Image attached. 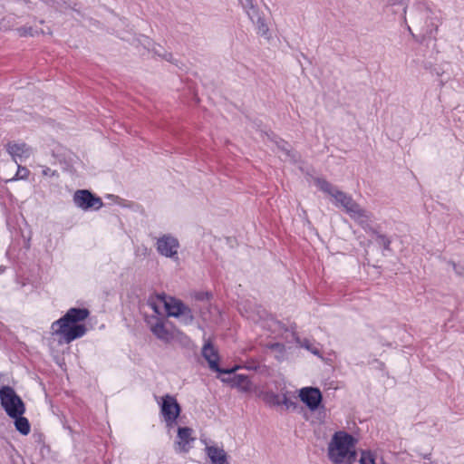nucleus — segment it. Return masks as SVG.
Returning <instances> with one entry per match:
<instances>
[{"label": "nucleus", "instance_id": "f257e3e1", "mask_svg": "<svg viewBox=\"0 0 464 464\" xmlns=\"http://www.w3.org/2000/svg\"><path fill=\"white\" fill-rule=\"evenodd\" d=\"M358 439L345 430H337L330 437L326 446V458L331 464H354L358 453Z\"/></svg>", "mask_w": 464, "mask_h": 464}, {"label": "nucleus", "instance_id": "f03ea898", "mask_svg": "<svg viewBox=\"0 0 464 464\" xmlns=\"http://www.w3.org/2000/svg\"><path fill=\"white\" fill-rule=\"evenodd\" d=\"M88 316L87 309L71 308L62 318L53 323L52 333L61 336L65 343H69L85 334L86 327L81 322Z\"/></svg>", "mask_w": 464, "mask_h": 464}, {"label": "nucleus", "instance_id": "7ed1b4c3", "mask_svg": "<svg viewBox=\"0 0 464 464\" xmlns=\"http://www.w3.org/2000/svg\"><path fill=\"white\" fill-rule=\"evenodd\" d=\"M314 183L320 190L327 193L334 199L337 207L343 208L350 217L357 222L366 223L371 219V214L355 203L346 193L339 190L324 179H317Z\"/></svg>", "mask_w": 464, "mask_h": 464}, {"label": "nucleus", "instance_id": "20e7f679", "mask_svg": "<svg viewBox=\"0 0 464 464\" xmlns=\"http://www.w3.org/2000/svg\"><path fill=\"white\" fill-rule=\"evenodd\" d=\"M0 403L10 418L20 417L25 411L23 400L10 386H3L0 389Z\"/></svg>", "mask_w": 464, "mask_h": 464}, {"label": "nucleus", "instance_id": "39448f33", "mask_svg": "<svg viewBox=\"0 0 464 464\" xmlns=\"http://www.w3.org/2000/svg\"><path fill=\"white\" fill-rule=\"evenodd\" d=\"M240 5L245 10L246 15L255 24L257 34L267 38L269 34V27L264 17V14L260 11L255 0H238Z\"/></svg>", "mask_w": 464, "mask_h": 464}, {"label": "nucleus", "instance_id": "423d86ee", "mask_svg": "<svg viewBox=\"0 0 464 464\" xmlns=\"http://www.w3.org/2000/svg\"><path fill=\"white\" fill-rule=\"evenodd\" d=\"M167 316L175 317L179 321L185 324H191L194 316L189 307H188L182 301L173 296L168 298L167 306L165 312Z\"/></svg>", "mask_w": 464, "mask_h": 464}, {"label": "nucleus", "instance_id": "0eeeda50", "mask_svg": "<svg viewBox=\"0 0 464 464\" xmlns=\"http://www.w3.org/2000/svg\"><path fill=\"white\" fill-rule=\"evenodd\" d=\"M155 247L158 253L173 261L179 260L180 243L172 234H163L156 239Z\"/></svg>", "mask_w": 464, "mask_h": 464}, {"label": "nucleus", "instance_id": "6e6552de", "mask_svg": "<svg viewBox=\"0 0 464 464\" xmlns=\"http://www.w3.org/2000/svg\"><path fill=\"white\" fill-rule=\"evenodd\" d=\"M158 402L166 426L168 428L173 427L181 411L178 401L172 395L166 394L160 397Z\"/></svg>", "mask_w": 464, "mask_h": 464}, {"label": "nucleus", "instance_id": "1a4fd4ad", "mask_svg": "<svg viewBox=\"0 0 464 464\" xmlns=\"http://www.w3.org/2000/svg\"><path fill=\"white\" fill-rule=\"evenodd\" d=\"M72 200L74 205L83 211L99 210L103 207L101 198L87 189L76 190L73 194Z\"/></svg>", "mask_w": 464, "mask_h": 464}, {"label": "nucleus", "instance_id": "9d476101", "mask_svg": "<svg viewBox=\"0 0 464 464\" xmlns=\"http://www.w3.org/2000/svg\"><path fill=\"white\" fill-rule=\"evenodd\" d=\"M300 401L311 411H316L324 409L322 405L323 395L318 388L304 387L298 391Z\"/></svg>", "mask_w": 464, "mask_h": 464}, {"label": "nucleus", "instance_id": "9b49d317", "mask_svg": "<svg viewBox=\"0 0 464 464\" xmlns=\"http://www.w3.org/2000/svg\"><path fill=\"white\" fill-rule=\"evenodd\" d=\"M196 438L194 431L188 427H179L177 430V437L174 441V450L178 453H187L193 446Z\"/></svg>", "mask_w": 464, "mask_h": 464}, {"label": "nucleus", "instance_id": "f8f14e48", "mask_svg": "<svg viewBox=\"0 0 464 464\" xmlns=\"http://www.w3.org/2000/svg\"><path fill=\"white\" fill-rule=\"evenodd\" d=\"M202 355L206 359V361L208 362L209 368L215 372H220V373H227L230 374L236 372L237 369H239V366H235L232 369H220L218 367V354L216 348L211 345L209 343H206L202 348Z\"/></svg>", "mask_w": 464, "mask_h": 464}, {"label": "nucleus", "instance_id": "ddd939ff", "mask_svg": "<svg viewBox=\"0 0 464 464\" xmlns=\"http://www.w3.org/2000/svg\"><path fill=\"white\" fill-rule=\"evenodd\" d=\"M148 324L150 331L158 339L165 343H169L173 339L174 334L167 328L166 322L163 319L151 317Z\"/></svg>", "mask_w": 464, "mask_h": 464}, {"label": "nucleus", "instance_id": "4468645a", "mask_svg": "<svg viewBox=\"0 0 464 464\" xmlns=\"http://www.w3.org/2000/svg\"><path fill=\"white\" fill-rule=\"evenodd\" d=\"M357 461L359 464H392L381 452L372 450H361Z\"/></svg>", "mask_w": 464, "mask_h": 464}, {"label": "nucleus", "instance_id": "2eb2a0df", "mask_svg": "<svg viewBox=\"0 0 464 464\" xmlns=\"http://www.w3.org/2000/svg\"><path fill=\"white\" fill-rule=\"evenodd\" d=\"M7 151L15 160L17 159L20 160H26L34 153L33 149L24 142L10 143L7 147Z\"/></svg>", "mask_w": 464, "mask_h": 464}, {"label": "nucleus", "instance_id": "dca6fc26", "mask_svg": "<svg viewBox=\"0 0 464 464\" xmlns=\"http://www.w3.org/2000/svg\"><path fill=\"white\" fill-rule=\"evenodd\" d=\"M221 381L229 383L231 387L237 388L240 392H249L252 391L253 385L249 378L243 374H237L231 378H222Z\"/></svg>", "mask_w": 464, "mask_h": 464}, {"label": "nucleus", "instance_id": "f3484780", "mask_svg": "<svg viewBox=\"0 0 464 464\" xmlns=\"http://www.w3.org/2000/svg\"><path fill=\"white\" fill-rule=\"evenodd\" d=\"M205 450L212 464H229L227 454L223 448L212 445L207 446Z\"/></svg>", "mask_w": 464, "mask_h": 464}, {"label": "nucleus", "instance_id": "a211bd4d", "mask_svg": "<svg viewBox=\"0 0 464 464\" xmlns=\"http://www.w3.org/2000/svg\"><path fill=\"white\" fill-rule=\"evenodd\" d=\"M169 295L165 294H153L148 298V305L158 314H164Z\"/></svg>", "mask_w": 464, "mask_h": 464}, {"label": "nucleus", "instance_id": "6ab92c4d", "mask_svg": "<svg viewBox=\"0 0 464 464\" xmlns=\"http://www.w3.org/2000/svg\"><path fill=\"white\" fill-rule=\"evenodd\" d=\"M138 42L140 45H142L145 49H147L149 52H151L153 53H155L156 55H159V56H162L164 57L166 60H169L170 61V58L172 57V55L170 53H165L163 51V48L159 45V44H156L151 39H150L149 37L147 36H140L139 39H138Z\"/></svg>", "mask_w": 464, "mask_h": 464}, {"label": "nucleus", "instance_id": "aec40b11", "mask_svg": "<svg viewBox=\"0 0 464 464\" xmlns=\"http://www.w3.org/2000/svg\"><path fill=\"white\" fill-rule=\"evenodd\" d=\"M14 420V426L16 430L23 435H27L30 432V424L26 418L20 415V417L13 418Z\"/></svg>", "mask_w": 464, "mask_h": 464}, {"label": "nucleus", "instance_id": "412c9836", "mask_svg": "<svg viewBox=\"0 0 464 464\" xmlns=\"http://www.w3.org/2000/svg\"><path fill=\"white\" fill-rule=\"evenodd\" d=\"M28 175H29V170L26 168L18 166V169H17V173H16L17 179H27Z\"/></svg>", "mask_w": 464, "mask_h": 464}, {"label": "nucleus", "instance_id": "4be33fe9", "mask_svg": "<svg viewBox=\"0 0 464 464\" xmlns=\"http://www.w3.org/2000/svg\"><path fill=\"white\" fill-rule=\"evenodd\" d=\"M379 241H380V244H382L385 249H389L391 242L388 238L382 236L379 237Z\"/></svg>", "mask_w": 464, "mask_h": 464}, {"label": "nucleus", "instance_id": "5701e85b", "mask_svg": "<svg viewBox=\"0 0 464 464\" xmlns=\"http://www.w3.org/2000/svg\"><path fill=\"white\" fill-rule=\"evenodd\" d=\"M43 176H53L55 174L51 169L44 167L42 171Z\"/></svg>", "mask_w": 464, "mask_h": 464}, {"label": "nucleus", "instance_id": "b1692460", "mask_svg": "<svg viewBox=\"0 0 464 464\" xmlns=\"http://www.w3.org/2000/svg\"><path fill=\"white\" fill-rule=\"evenodd\" d=\"M268 401L270 403H273V404H279L280 403L278 396L274 395V394L270 395V400Z\"/></svg>", "mask_w": 464, "mask_h": 464}, {"label": "nucleus", "instance_id": "393cba45", "mask_svg": "<svg viewBox=\"0 0 464 464\" xmlns=\"http://www.w3.org/2000/svg\"><path fill=\"white\" fill-rule=\"evenodd\" d=\"M302 346L305 347L307 350H310V351H311L312 353H314V354H317V351H316V350H312V349L310 348V346H309L306 343H304L302 344Z\"/></svg>", "mask_w": 464, "mask_h": 464}, {"label": "nucleus", "instance_id": "a878e982", "mask_svg": "<svg viewBox=\"0 0 464 464\" xmlns=\"http://www.w3.org/2000/svg\"><path fill=\"white\" fill-rule=\"evenodd\" d=\"M107 198H111V199H113V200H115L116 202H118V201H119V199H120L118 197L113 196V195H108V196H107Z\"/></svg>", "mask_w": 464, "mask_h": 464}]
</instances>
